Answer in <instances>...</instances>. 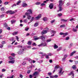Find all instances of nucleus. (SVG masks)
Listing matches in <instances>:
<instances>
[{
  "mask_svg": "<svg viewBox=\"0 0 78 78\" xmlns=\"http://www.w3.org/2000/svg\"><path fill=\"white\" fill-rule=\"evenodd\" d=\"M24 49H23V48H22L20 49V50L18 51L17 54H18L19 55L22 54V53H23V52L24 51Z\"/></svg>",
  "mask_w": 78,
  "mask_h": 78,
  "instance_id": "nucleus-1",
  "label": "nucleus"
},
{
  "mask_svg": "<svg viewBox=\"0 0 78 78\" xmlns=\"http://www.w3.org/2000/svg\"><path fill=\"white\" fill-rule=\"evenodd\" d=\"M30 13L29 12H26L25 13L26 16H27V18L28 19L30 20V19H31V16L30 15Z\"/></svg>",
  "mask_w": 78,
  "mask_h": 78,
  "instance_id": "nucleus-2",
  "label": "nucleus"
},
{
  "mask_svg": "<svg viewBox=\"0 0 78 78\" xmlns=\"http://www.w3.org/2000/svg\"><path fill=\"white\" fill-rule=\"evenodd\" d=\"M62 68H60V70L59 72H58V73L59 76H61L63 74V73H64V72H62Z\"/></svg>",
  "mask_w": 78,
  "mask_h": 78,
  "instance_id": "nucleus-3",
  "label": "nucleus"
},
{
  "mask_svg": "<svg viewBox=\"0 0 78 78\" xmlns=\"http://www.w3.org/2000/svg\"><path fill=\"white\" fill-rule=\"evenodd\" d=\"M15 12L14 11H12V10L8 11L6 12V13L8 14V13H9L10 14H14Z\"/></svg>",
  "mask_w": 78,
  "mask_h": 78,
  "instance_id": "nucleus-4",
  "label": "nucleus"
},
{
  "mask_svg": "<svg viewBox=\"0 0 78 78\" xmlns=\"http://www.w3.org/2000/svg\"><path fill=\"white\" fill-rule=\"evenodd\" d=\"M69 76H70V75H72V77L73 78H74V74L73 73V72H71L68 74Z\"/></svg>",
  "mask_w": 78,
  "mask_h": 78,
  "instance_id": "nucleus-5",
  "label": "nucleus"
},
{
  "mask_svg": "<svg viewBox=\"0 0 78 78\" xmlns=\"http://www.w3.org/2000/svg\"><path fill=\"white\" fill-rule=\"evenodd\" d=\"M40 37V39H41V40L42 41H44L45 39V37L44 36V35H42Z\"/></svg>",
  "mask_w": 78,
  "mask_h": 78,
  "instance_id": "nucleus-6",
  "label": "nucleus"
},
{
  "mask_svg": "<svg viewBox=\"0 0 78 78\" xmlns=\"http://www.w3.org/2000/svg\"><path fill=\"white\" fill-rule=\"evenodd\" d=\"M47 33V31L46 30H43L41 32V34L42 35H44V34H46Z\"/></svg>",
  "mask_w": 78,
  "mask_h": 78,
  "instance_id": "nucleus-7",
  "label": "nucleus"
},
{
  "mask_svg": "<svg viewBox=\"0 0 78 78\" xmlns=\"http://www.w3.org/2000/svg\"><path fill=\"white\" fill-rule=\"evenodd\" d=\"M49 8L51 9H53V4L52 3L50 4V5H49Z\"/></svg>",
  "mask_w": 78,
  "mask_h": 78,
  "instance_id": "nucleus-8",
  "label": "nucleus"
},
{
  "mask_svg": "<svg viewBox=\"0 0 78 78\" xmlns=\"http://www.w3.org/2000/svg\"><path fill=\"white\" fill-rule=\"evenodd\" d=\"M41 14H39V15H38L37 16L35 17V19L36 20H39V19H40V18H41Z\"/></svg>",
  "mask_w": 78,
  "mask_h": 78,
  "instance_id": "nucleus-9",
  "label": "nucleus"
},
{
  "mask_svg": "<svg viewBox=\"0 0 78 78\" xmlns=\"http://www.w3.org/2000/svg\"><path fill=\"white\" fill-rule=\"evenodd\" d=\"M15 62V60H12L9 61V64H14Z\"/></svg>",
  "mask_w": 78,
  "mask_h": 78,
  "instance_id": "nucleus-10",
  "label": "nucleus"
},
{
  "mask_svg": "<svg viewBox=\"0 0 78 78\" xmlns=\"http://www.w3.org/2000/svg\"><path fill=\"white\" fill-rule=\"evenodd\" d=\"M39 74V72H35L33 74V76H36V75H37Z\"/></svg>",
  "mask_w": 78,
  "mask_h": 78,
  "instance_id": "nucleus-11",
  "label": "nucleus"
},
{
  "mask_svg": "<svg viewBox=\"0 0 78 78\" xmlns=\"http://www.w3.org/2000/svg\"><path fill=\"white\" fill-rule=\"evenodd\" d=\"M59 6H62V0H60L59 1Z\"/></svg>",
  "mask_w": 78,
  "mask_h": 78,
  "instance_id": "nucleus-12",
  "label": "nucleus"
},
{
  "mask_svg": "<svg viewBox=\"0 0 78 78\" xmlns=\"http://www.w3.org/2000/svg\"><path fill=\"white\" fill-rule=\"evenodd\" d=\"M27 12H29L30 14H33V12H32V10L31 9H29L27 10Z\"/></svg>",
  "mask_w": 78,
  "mask_h": 78,
  "instance_id": "nucleus-13",
  "label": "nucleus"
},
{
  "mask_svg": "<svg viewBox=\"0 0 78 78\" xmlns=\"http://www.w3.org/2000/svg\"><path fill=\"white\" fill-rule=\"evenodd\" d=\"M76 53V51H74L73 52L71 53V54H70V56H73V54H75V53Z\"/></svg>",
  "mask_w": 78,
  "mask_h": 78,
  "instance_id": "nucleus-14",
  "label": "nucleus"
},
{
  "mask_svg": "<svg viewBox=\"0 0 78 78\" xmlns=\"http://www.w3.org/2000/svg\"><path fill=\"white\" fill-rule=\"evenodd\" d=\"M59 9L57 11L58 12H59V11H61L62 10V7L61 6H59Z\"/></svg>",
  "mask_w": 78,
  "mask_h": 78,
  "instance_id": "nucleus-15",
  "label": "nucleus"
},
{
  "mask_svg": "<svg viewBox=\"0 0 78 78\" xmlns=\"http://www.w3.org/2000/svg\"><path fill=\"white\" fill-rule=\"evenodd\" d=\"M23 7H27V5L26 3H24L22 5Z\"/></svg>",
  "mask_w": 78,
  "mask_h": 78,
  "instance_id": "nucleus-16",
  "label": "nucleus"
},
{
  "mask_svg": "<svg viewBox=\"0 0 78 78\" xmlns=\"http://www.w3.org/2000/svg\"><path fill=\"white\" fill-rule=\"evenodd\" d=\"M61 20L62 22H66L68 20H65V19H61Z\"/></svg>",
  "mask_w": 78,
  "mask_h": 78,
  "instance_id": "nucleus-17",
  "label": "nucleus"
},
{
  "mask_svg": "<svg viewBox=\"0 0 78 78\" xmlns=\"http://www.w3.org/2000/svg\"><path fill=\"white\" fill-rule=\"evenodd\" d=\"M54 49H56V48H58V46L57 45L55 44L54 45Z\"/></svg>",
  "mask_w": 78,
  "mask_h": 78,
  "instance_id": "nucleus-18",
  "label": "nucleus"
},
{
  "mask_svg": "<svg viewBox=\"0 0 78 78\" xmlns=\"http://www.w3.org/2000/svg\"><path fill=\"white\" fill-rule=\"evenodd\" d=\"M9 60H12V59H14L15 58L12 57H9Z\"/></svg>",
  "mask_w": 78,
  "mask_h": 78,
  "instance_id": "nucleus-19",
  "label": "nucleus"
},
{
  "mask_svg": "<svg viewBox=\"0 0 78 78\" xmlns=\"http://www.w3.org/2000/svg\"><path fill=\"white\" fill-rule=\"evenodd\" d=\"M72 68H73V69H74V70H75V69H76V65H74L73 66Z\"/></svg>",
  "mask_w": 78,
  "mask_h": 78,
  "instance_id": "nucleus-20",
  "label": "nucleus"
},
{
  "mask_svg": "<svg viewBox=\"0 0 78 78\" xmlns=\"http://www.w3.org/2000/svg\"><path fill=\"white\" fill-rule=\"evenodd\" d=\"M18 34V32H14L12 34V35H13V36H15V35H16V34Z\"/></svg>",
  "mask_w": 78,
  "mask_h": 78,
  "instance_id": "nucleus-21",
  "label": "nucleus"
},
{
  "mask_svg": "<svg viewBox=\"0 0 78 78\" xmlns=\"http://www.w3.org/2000/svg\"><path fill=\"white\" fill-rule=\"evenodd\" d=\"M16 22V20H13L11 21L12 24L13 23H14Z\"/></svg>",
  "mask_w": 78,
  "mask_h": 78,
  "instance_id": "nucleus-22",
  "label": "nucleus"
},
{
  "mask_svg": "<svg viewBox=\"0 0 78 78\" xmlns=\"http://www.w3.org/2000/svg\"><path fill=\"white\" fill-rule=\"evenodd\" d=\"M39 39H41V38L40 37L35 38L34 39V40H35V41L38 40Z\"/></svg>",
  "mask_w": 78,
  "mask_h": 78,
  "instance_id": "nucleus-23",
  "label": "nucleus"
},
{
  "mask_svg": "<svg viewBox=\"0 0 78 78\" xmlns=\"http://www.w3.org/2000/svg\"><path fill=\"white\" fill-rule=\"evenodd\" d=\"M66 27L65 24H62L60 26V27L61 28H64Z\"/></svg>",
  "mask_w": 78,
  "mask_h": 78,
  "instance_id": "nucleus-24",
  "label": "nucleus"
},
{
  "mask_svg": "<svg viewBox=\"0 0 78 78\" xmlns=\"http://www.w3.org/2000/svg\"><path fill=\"white\" fill-rule=\"evenodd\" d=\"M41 3V2H37L35 3V5H40Z\"/></svg>",
  "mask_w": 78,
  "mask_h": 78,
  "instance_id": "nucleus-25",
  "label": "nucleus"
},
{
  "mask_svg": "<svg viewBox=\"0 0 78 78\" xmlns=\"http://www.w3.org/2000/svg\"><path fill=\"white\" fill-rule=\"evenodd\" d=\"M67 34H68V33H64V34L63 36V37H64L66 36H67Z\"/></svg>",
  "mask_w": 78,
  "mask_h": 78,
  "instance_id": "nucleus-26",
  "label": "nucleus"
},
{
  "mask_svg": "<svg viewBox=\"0 0 78 78\" xmlns=\"http://www.w3.org/2000/svg\"><path fill=\"white\" fill-rule=\"evenodd\" d=\"M51 34H52L53 33V34H56V31H54V30H51Z\"/></svg>",
  "mask_w": 78,
  "mask_h": 78,
  "instance_id": "nucleus-27",
  "label": "nucleus"
},
{
  "mask_svg": "<svg viewBox=\"0 0 78 78\" xmlns=\"http://www.w3.org/2000/svg\"><path fill=\"white\" fill-rule=\"evenodd\" d=\"M34 27H37V26H38V23H35V24H34Z\"/></svg>",
  "mask_w": 78,
  "mask_h": 78,
  "instance_id": "nucleus-28",
  "label": "nucleus"
},
{
  "mask_svg": "<svg viewBox=\"0 0 78 78\" xmlns=\"http://www.w3.org/2000/svg\"><path fill=\"white\" fill-rule=\"evenodd\" d=\"M20 3H21V1L20 0H19L16 3V5H19V4H20Z\"/></svg>",
  "mask_w": 78,
  "mask_h": 78,
  "instance_id": "nucleus-29",
  "label": "nucleus"
},
{
  "mask_svg": "<svg viewBox=\"0 0 78 78\" xmlns=\"http://www.w3.org/2000/svg\"><path fill=\"white\" fill-rule=\"evenodd\" d=\"M50 41H51V39H49L47 40L46 41L47 42H50Z\"/></svg>",
  "mask_w": 78,
  "mask_h": 78,
  "instance_id": "nucleus-30",
  "label": "nucleus"
},
{
  "mask_svg": "<svg viewBox=\"0 0 78 78\" xmlns=\"http://www.w3.org/2000/svg\"><path fill=\"white\" fill-rule=\"evenodd\" d=\"M4 27H5V28H7V27H8V25H7V24L6 23H5V24L4 25Z\"/></svg>",
  "mask_w": 78,
  "mask_h": 78,
  "instance_id": "nucleus-31",
  "label": "nucleus"
},
{
  "mask_svg": "<svg viewBox=\"0 0 78 78\" xmlns=\"http://www.w3.org/2000/svg\"><path fill=\"white\" fill-rule=\"evenodd\" d=\"M47 20V17H44L43 18V20H44V21H46Z\"/></svg>",
  "mask_w": 78,
  "mask_h": 78,
  "instance_id": "nucleus-32",
  "label": "nucleus"
},
{
  "mask_svg": "<svg viewBox=\"0 0 78 78\" xmlns=\"http://www.w3.org/2000/svg\"><path fill=\"white\" fill-rule=\"evenodd\" d=\"M62 49V47H60L59 48L57 49V51H59L60 50H61Z\"/></svg>",
  "mask_w": 78,
  "mask_h": 78,
  "instance_id": "nucleus-33",
  "label": "nucleus"
},
{
  "mask_svg": "<svg viewBox=\"0 0 78 78\" xmlns=\"http://www.w3.org/2000/svg\"><path fill=\"white\" fill-rule=\"evenodd\" d=\"M5 10V8L2 7L1 8V11H4Z\"/></svg>",
  "mask_w": 78,
  "mask_h": 78,
  "instance_id": "nucleus-34",
  "label": "nucleus"
},
{
  "mask_svg": "<svg viewBox=\"0 0 78 78\" xmlns=\"http://www.w3.org/2000/svg\"><path fill=\"white\" fill-rule=\"evenodd\" d=\"M61 16H62V13H60L58 14V17H61Z\"/></svg>",
  "mask_w": 78,
  "mask_h": 78,
  "instance_id": "nucleus-35",
  "label": "nucleus"
},
{
  "mask_svg": "<svg viewBox=\"0 0 78 78\" xmlns=\"http://www.w3.org/2000/svg\"><path fill=\"white\" fill-rule=\"evenodd\" d=\"M11 55H12L13 57H14L16 56V54L14 53H12L11 54Z\"/></svg>",
  "mask_w": 78,
  "mask_h": 78,
  "instance_id": "nucleus-36",
  "label": "nucleus"
},
{
  "mask_svg": "<svg viewBox=\"0 0 78 78\" xmlns=\"http://www.w3.org/2000/svg\"><path fill=\"white\" fill-rule=\"evenodd\" d=\"M48 75L49 76H51L52 75V73H48Z\"/></svg>",
  "mask_w": 78,
  "mask_h": 78,
  "instance_id": "nucleus-37",
  "label": "nucleus"
},
{
  "mask_svg": "<svg viewBox=\"0 0 78 78\" xmlns=\"http://www.w3.org/2000/svg\"><path fill=\"white\" fill-rule=\"evenodd\" d=\"M45 45H44L42 43H41L38 46H39V47H41V46H44Z\"/></svg>",
  "mask_w": 78,
  "mask_h": 78,
  "instance_id": "nucleus-38",
  "label": "nucleus"
},
{
  "mask_svg": "<svg viewBox=\"0 0 78 78\" xmlns=\"http://www.w3.org/2000/svg\"><path fill=\"white\" fill-rule=\"evenodd\" d=\"M27 44H28V45H31V42L30 41H29L28 42Z\"/></svg>",
  "mask_w": 78,
  "mask_h": 78,
  "instance_id": "nucleus-39",
  "label": "nucleus"
},
{
  "mask_svg": "<svg viewBox=\"0 0 78 78\" xmlns=\"http://www.w3.org/2000/svg\"><path fill=\"white\" fill-rule=\"evenodd\" d=\"M72 45H73V43H70V44H69V47L70 48V47H71L72 46Z\"/></svg>",
  "mask_w": 78,
  "mask_h": 78,
  "instance_id": "nucleus-40",
  "label": "nucleus"
},
{
  "mask_svg": "<svg viewBox=\"0 0 78 78\" xmlns=\"http://www.w3.org/2000/svg\"><path fill=\"white\" fill-rule=\"evenodd\" d=\"M33 20H34V17H32V18L30 20V22H33Z\"/></svg>",
  "mask_w": 78,
  "mask_h": 78,
  "instance_id": "nucleus-41",
  "label": "nucleus"
},
{
  "mask_svg": "<svg viewBox=\"0 0 78 78\" xmlns=\"http://www.w3.org/2000/svg\"><path fill=\"white\" fill-rule=\"evenodd\" d=\"M23 22L24 23H27V19H25L24 20Z\"/></svg>",
  "mask_w": 78,
  "mask_h": 78,
  "instance_id": "nucleus-42",
  "label": "nucleus"
},
{
  "mask_svg": "<svg viewBox=\"0 0 78 78\" xmlns=\"http://www.w3.org/2000/svg\"><path fill=\"white\" fill-rule=\"evenodd\" d=\"M73 31H74V32H76V31H77V30H76L75 29V28H73Z\"/></svg>",
  "mask_w": 78,
  "mask_h": 78,
  "instance_id": "nucleus-43",
  "label": "nucleus"
},
{
  "mask_svg": "<svg viewBox=\"0 0 78 78\" xmlns=\"http://www.w3.org/2000/svg\"><path fill=\"white\" fill-rule=\"evenodd\" d=\"M55 20H51V23H54L55 22Z\"/></svg>",
  "mask_w": 78,
  "mask_h": 78,
  "instance_id": "nucleus-44",
  "label": "nucleus"
},
{
  "mask_svg": "<svg viewBox=\"0 0 78 78\" xmlns=\"http://www.w3.org/2000/svg\"><path fill=\"white\" fill-rule=\"evenodd\" d=\"M43 44V45H44V46H43L44 47H45V46H46V45H47V44L46 43H42Z\"/></svg>",
  "mask_w": 78,
  "mask_h": 78,
  "instance_id": "nucleus-45",
  "label": "nucleus"
},
{
  "mask_svg": "<svg viewBox=\"0 0 78 78\" xmlns=\"http://www.w3.org/2000/svg\"><path fill=\"white\" fill-rule=\"evenodd\" d=\"M59 66H56L55 67V69H59Z\"/></svg>",
  "mask_w": 78,
  "mask_h": 78,
  "instance_id": "nucleus-46",
  "label": "nucleus"
},
{
  "mask_svg": "<svg viewBox=\"0 0 78 78\" xmlns=\"http://www.w3.org/2000/svg\"><path fill=\"white\" fill-rule=\"evenodd\" d=\"M14 6H16V4H14L12 6V7L13 8Z\"/></svg>",
  "mask_w": 78,
  "mask_h": 78,
  "instance_id": "nucleus-47",
  "label": "nucleus"
},
{
  "mask_svg": "<svg viewBox=\"0 0 78 78\" xmlns=\"http://www.w3.org/2000/svg\"><path fill=\"white\" fill-rule=\"evenodd\" d=\"M29 62L31 64V63H33V60L31 59L29 60Z\"/></svg>",
  "mask_w": 78,
  "mask_h": 78,
  "instance_id": "nucleus-48",
  "label": "nucleus"
},
{
  "mask_svg": "<svg viewBox=\"0 0 78 78\" xmlns=\"http://www.w3.org/2000/svg\"><path fill=\"white\" fill-rule=\"evenodd\" d=\"M5 71H6V69H2V72H5Z\"/></svg>",
  "mask_w": 78,
  "mask_h": 78,
  "instance_id": "nucleus-49",
  "label": "nucleus"
},
{
  "mask_svg": "<svg viewBox=\"0 0 78 78\" xmlns=\"http://www.w3.org/2000/svg\"><path fill=\"white\" fill-rule=\"evenodd\" d=\"M2 44L3 45V44H6L5 43V41H3L2 42Z\"/></svg>",
  "mask_w": 78,
  "mask_h": 78,
  "instance_id": "nucleus-50",
  "label": "nucleus"
},
{
  "mask_svg": "<svg viewBox=\"0 0 78 78\" xmlns=\"http://www.w3.org/2000/svg\"><path fill=\"white\" fill-rule=\"evenodd\" d=\"M66 5L67 6H69V5H70V3L69 2H68L67 4H66Z\"/></svg>",
  "mask_w": 78,
  "mask_h": 78,
  "instance_id": "nucleus-51",
  "label": "nucleus"
},
{
  "mask_svg": "<svg viewBox=\"0 0 78 78\" xmlns=\"http://www.w3.org/2000/svg\"><path fill=\"white\" fill-rule=\"evenodd\" d=\"M16 38L17 41H19V37L18 36H16Z\"/></svg>",
  "mask_w": 78,
  "mask_h": 78,
  "instance_id": "nucleus-52",
  "label": "nucleus"
},
{
  "mask_svg": "<svg viewBox=\"0 0 78 78\" xmlns=\"http://www.w3.org/2000/svg\"><path fill=\"white\" fill-rule=\"evenodd\" d=\"M45 4L44 3H42L41 4V6H45Z\"/></svg>",
  "mask_w": 78,
  "mask_h": 78,
  "instance_id": "nucleus-53",
  "label": "nucleus"
},
{
  "mask_svg": "<svg viewBox=\"0 0 78 78\" xmlns=\"http://www.w3.org/2000/svg\"><path fill=\"white\" fill-rule=\"evenodd\" d=\"M64 33L61 32L60 33V35H64Z\"/></svg>",
  "mask_w": 78,
  "mask_h": 78,
  "instance_id": "nucleus-54",
  "label": "nucleus"
},
{
  "mask_svg": "<svg viewBox=\"0 0 78 78\" xmlns=\"http://www.w3.org/2000/svg\"><path fill=\"white\" fill-rule=\"evenodd\" d=\"M17 47H18V48H21L22 47V46L19 45L17 46Z\"/></svg>",
  "mask_w": 78,
  "mask_h": 78,
  "instance_id": "nucleus-55",
  "label": "nucleus"
},
{
  "mask_svg": "<svg viewBox=\"0 0 78 78\" xmlns=\"http://www.w3.org/2000/svg\"><path fill=\"white\" fill-rule=\"evenodd\" d=\"M29 77L30 78H33V76L31 74H30L29 75Z\"/></svg>",
  "mask_w": 78,
  "mask_h": 78,
  "instance_id": "nucleus-56",
  "label": "nucleus"
},
{
  "mask_svg": "<svg viewBox=\"0 0 78 78\" xmlns=\"http://www.w3.org/2000/svg\"><path fill=\"white\" fill-rule=\"evenodd\" d=\"M75 64H78V61H75Z\"/></svg>",
  "mask_w": 78,
  "mask_h": 78,
  "instance_id": "nucleus-57",
  "label": "nucleus"
},
{
  "mask_svg": "<svg viewBox=\"0 0 78 78\" xmlns=\"http://www.w3.org/2000/svg\"><path fill=\"white\" fill-rule=\"evenodd\" d=\"M28 30H29V28H25V30L27 31H28Z\"/></svg>",
  "mask_w": 78,
  "mask_h": 78,
  "instance_id": "nucleus-58",
  "label": "nucleus"
},
{
  "mask_svg": "<svg viewBox=\"0 0 78 78\" xmlns=\"http://www.w3.org/2000/svg\"><path fill=\"white\" fill-rule=\"evenodd\" d=\"M22 64L23 65H25V64H26V62H23Z\"/></svg>",
  "mask_w": 78,
  "mask_h": 78,
  "instance_id": "nucleus-59",
  "label": "nucleus"
},
{
  "mask_svg": "<svg viewBox=\"0 0 78 78\" xmlns=\"http://www.w3.org/2000/svg\"><path fill=\"white\" fill-rule=\"evenodd\" d=\"M73 20H74V19L73 18H72L69 20V21H73Z\"/></svg>",
  "mask_w": 78,
  "mask_h": 78,
  "instance_id": "nucleus-60",
  "label": "nucleus"
},
{
  "mask_svg": "<svg viewBox=\"0 0 78 78\" xmlns=\"http://www.w3.org/2000/svg\"><path fill=\"white\" fill-rule=\"evenodd\" d=\"M48 0H46V1H44L43 2L44 3H47V2H48Z\"/></svg>",
  "mask_w": 78,
  "mask_h": 78,
  "instance_id": "nucleus-61",
  "label": "nucleus"
},
{
  "mask_svg": "<svg viewBox=\"0 0 78 78\" xmlns=\"http://www.w3.org/2000/svg\"><path fill=\"white\" fill-rule=\"evenodd\" d=\"M4 4L5 5H8V2H5V3Z\"/></svg>",
  "mask_w": 78,
  "mask_h": 78,
  "instance_id": "nucleus-62",
  "label": "nucleus"
},
{
  "mask_svg": "<svg viewBox=\"0 0 78 78\" xmlns=\"http://www.w3.org/2000/svg\"><path fill=\"white\" fill-rule=\"evenodd\" d=\"M48 56H52V54H51L50 53H49L48 54Z\"/></svg>",
  "mask_w": 78,
  "mask_h": 78,
  "instance_id": "nucleus-63",
  "label": "nucleus"
},
{
  "mask_svg": "<svg viewBox=\"0 0 78 78\" xmlns=\"http://www.w3.org/2000/svg\"><path fill=\"white\" fill-rule=\"evenodd\" d=\"M50 78H55V76H50Z\"/></svg>",
  "mask_w": 78,
  "mask_h": 78,
  "instance_id": "nucleus-64",
  "label": "nucleus"
}]
</instances>
